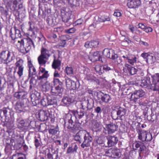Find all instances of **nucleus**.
<instances>
[{"label": "nucleus", "instance_id": "9", "mask_svg": "<svg viewBox=\"0 0 159 159\" xmlns=\"http://www.w3.org/2000/svg\"><path fill=\"white\" fill-rule=\"evenodd\" d=\"M30 91L31 102H32L33 106H36L39 102L40 93L34 89L30 90Z\"/></svg>", "mask_w": 159, "mask_h": 159}, {"label": "nucleus", "instance_id": "15", "mask_svg": "<svg viewBox=\"0 0 159 159\" xmlns=\"http://www.w3.org/2000/svg\"><path fill=\"white\" fill-rule=\"evenodd\" d=\"M47 5L44 4H39V10L38 15L45 17L47 15V13H50V10L46 9Z\"/></svg>", "mask_w": 159, "mask_h": 159}, {"label": "nucleus", "instance_id": "3", "mask_svg": "<svg viewBox=\"0 0 159 159\" xmlns=\"http://www.w3.org/2000/svg\"><path fill=\"white\" fill-rule=\"evenodd\" d=\"M140 85L143 88L151 90L156 91L159 89V80H138Z\"/></svg>", "mask_w": 159, "mask_h": 159}, {"label": "nucleus", "instance_id": "52", "mask_svg": "<svg viewBox=\"0 0 159 159\" xmlns=\"http://www.w3.org/2000/svg\"><path fill=\"white\" fill-rule=\"evenodd\" d=\"M12 8L14 11H17L19 13L20 12L22 11L25 10V9L24 7H23L22 4L21 3L19 4L18 7H17V5H16V7L15 9L13 6Z\"/></svg>", "mask_w": 159, "mask_h": 159}, {"label": "nucleus", "instance_id": "13", "mask_svg": "<svg viewBox=\"0 0 159 159\" xmlns=\"http://www.w3.org/2000/svg\"><path fill=\"white\" fill-rule=\"evenodd\" d=\"M10 34L12 40V41H14L22 36L20 30L17 29L15 26L11 29Z\"/></svg>", "mask_w": 159, "mask_h": 159}, {"label": "nucleus", "instance_id": "62", "mask_svg": "<svg viewBox=\"0 0 159 159\" xmlns=\"http://www.w3.org/2000/svg\"><path fill=\"white\" fill-rule=\"evenodd\" d=\"M21 0H8L9 2H13V7L15 8V9L16 7V5H17L19 2H21Z\"/></svg>", "mask_w": 159, "mask_h": 159}, {"label": "nucleus", "instance_id": "36", "mask_svg": "<svg viewBox=\"0 0 159 159\" xmlns=\"http://www.w3.org/2000/svg\"><path fill=\"white\" fill-rule=\"evenodd\" d=\"M54 56L55 59L52 63V67L54 69H60L61 61L59 59V57H58L57 59H55V56Z\"/></svg>", "mask_w": 159, "mask_h": 159}, {"label": "nucleus", "instance_id": "30", "mask_svg": "<svg viewBox=\"0 0 159 159\" xmlns=\"http://www.w3.org/2000/svg\"><path fill=\"white\" fill-rule=\"evenodd\" d=\"M103 26V25L102 23H100L98 21H96L95 22L91 25L89 26V29L90 30H92L93 28L97 30H99L101 29Z\"/></svg>", "mask_w": 159, "mask_h": 159}, {"label": "nucleus", "instance_id": "27", "mask_svg": "<svg viewBox=\"0 0 159 159\" xmlns=\"http://www.w3.org/2000/svg\"><path fill=\"white\" fill-rule=\"evenodd\" d=\"M6 145L5 149V151L6 153H10L11 152L12 150H15L14 149V145L10 142L9 139L6 140Z\"/></svg>", "mask_w": 159, "mask_h": 159}, {"label": "nucleus", "instance_id": "44", "mask_svg": "<svg viewBox=\"0 0 159 159\" xmlns=\"http://www.w3.org/2000/svg\"><path fill=\"white\" fill-rule=\"evenodd\" d=\"M110 18L109 16H102L99 17L97 21L100 22V23L104 22L106 21H110Z\"/></svg>", "mask_w": 159, "mask_h": 159}, {"label": "nucleus", "instance_id": "14", "mask_svg": "<svg viewBox=\"0 0 159 159\" xmlns=\"http://www.w3.org/2000/svg\"><path fill=\"white\" fill-rule=\"evenodd\" d=\"M25 38L23 39H18L14 41H11V43L15 45L20 52L22 53H25L24 44L25 43Z\"/></svg>", "mask_w": 159, "mask_h": 159}, {"label": "nucleus", "instance_id": "28", "mask_svg": "<svg viewBox=\"0 0 159 159\" xmlns=\"http://www.w3.org/2000/svg\"><path fill=\"white\" fill-rule=\"evenodd\" d=\"M143 142V141L142 142L138 141H136L134 143L136 148H139V151L140 152L144 151L146 148Z\"/></svg>", "mask_w": 159, "mask_h": 159}, {"label": "nucleus", "instance_id": "35", "mask_svg": "<svg viewBox=\"0 0 159 159\" xmlns=\"http://www.w3.org/2000/svg\"><path fill=\"white\" fill-rule=\"evenodd\" d=\"M48 105L55 104L57 103V97L52 95H50L47 97Z\"/></svg>", "mask_w": 159, "mask_h": 159}, {"label": "nucleus", "instance_id": "48", "mask_svg": "<svg viewBox=\"0 0 159 159\" xmlns=\"http://www.w3.org/2000/svg\"><path fill=\"white\" fill-rule=\"evenodd\" d=\"M78 148L77 145H75L74 148L72 147H69L67 149L66 153L69 154L70 153L76 152Z\"/></svg>", "mask_w": 159, "mask_h": 159}, {"label": "nucleus", "instance_id": "25", "mask_svg": "<svg viewBox=\"0 0 159 159\" xmlns=\"http://www.w3.org/2000/svg\"><path fill=\"white\" fill-rule=\"evenodd\" d=\"M116 114L119 117V119L122 120L125 118L127 112V110L125 108L120 107L116 111Z\"/></svg>", "mask_w": 159, "mask_h": 159}, {"label": "nucleus", "instance_id": "6", "mask_svg": "<svg viewBox=\"0 0 159 159\" xmlns=\"http://www.w3.org/2000/svg\"><path fill=\"white\" fill-rule=\"evenodd\" d=\"M71 12L69 10H62L61 11V16L62 20L67 26H70L72 23L70 16Z\"/></svg>", "mask_w": 159, "mask_h": 159}, {"label": "nucleus", "instance_id": "46", "mask_svg": "<svg viewBox=\"0 0 159 159\" xmlns=\"http://www.w3.org/2000/svg\"><path fill=\"white\" fill-rule=\"evenodd\" d=\"M79 80H77L76 81H75L73 80L72 81V84H71L70 88L71 89H76L79 88L80 86V84L79 81Z\"/></svg>", "mask_w": 159, "mask_h": 159}, {"label": "nucleus", "instance_id": "26", "mask_svg": "<svg viewBox=\"0 0 159 159\" xmlns=\"http://www.w3.org/2000/svg\"><path fill=\"white\" fill-rule=\"evenodd\" d=\"M39 120L42 121L47 120L48 118V111L44 110H40L39 113Z\"/></svg>", "mask_w": 159, "mask_h": 159}, {"label": "nucleus", "instance_id": "4", "mask_svg": "<svg viewBox=\"0 0 159 159\" xmlns=\"http://www.w3.org/2000/svg\"><path fill=\"white\" fill-rule=\"evenodd\" d=\"M52 82L54 86L58 85L54 88H52L51 91L52 93L51 95L57 97V96L58 95H60V94H61L62 92L61 85L62 84V83L60 82V80H53Z\"/></svg>", "mask_w": 159, "mask_h": 159}, {"label": "nucleus", "instance_id": "16", "mask_svg": "<svg viewBox=\"0 0 159 159\" xmlns=\"http://www.w3.org/2000/svg\"><path fill=\"white\" fill-rule=\"evenodd\" d=\"M107 140V146L106 147H111L116 145L118 141V138L116 136L108 135L106 137Z\"/></svg>", "mask_w": 159, "mask_h": 159}, {"label": "nucleus", "instance_id": "61", "mask_svg": "<svg viewBox=\"0 0 159 159\" xmlns=\"http://www.w3.org/2000/svg\"><path fill=\"white\" fill-rule=\"evenodd\" d=\"M29 73V78L31 76V74H36V70L34 67H31L30 68Z\"/></svg>", "mask_w": 159, "mask_h": 159}, {"label": "nucleus", "instance_id": "45", "mask_svg": "<svg viewBox=\"0 0 159 159\" xmlns=\"http://www.w3.org/2000/svg\"><path fill=\"white\" fill-rule=\"evenodd\" d=\"M25 156L22 153H16L12 156V159H25Z\"/></svg>", "mask_w": 159, "mask_h": 159}, {"label": "nucleus", "instance_id": "47", "mask_svg": "<svg viewBox=\"0 0 159 159\" xmlns=\"http://www.w3.org/2000/svg\"><path fill=\"white\" fill-rule=\"evenodd\" d=\"M64 4H68L70 6L73 7L76 6L74 0H61Z\"/></svg>", "mask_w": 159, "mask_h": 159}, {"label": "nucleus", "instance_id": "51", "mask_svg": "<svg viewBox=\"0 0 159 159\" xmlns=\"http://www.w3.org/2000/svg\"><path fill=\"white\" fill-rule=\"evenodd\" d=\"M57 153H53V154L49 152L47 154L48 159H57L58 158Z\"/></svg>", "mask_w": 159, "mask_h": 159}, {"label": "nucleus", "instance_id": "32", "mask_svg": "<svg viewBox=\"0 0 159 159\" xmlns=\"http://www.w3.org/2000/svg\"><path fill=\"white\" fill-rule=\"evenodd\" d=\"M48 132L50 134L52 135H56L59 131V128L58 126L54 127L53 126L51 125L48 128Z\"/></svg>", "mask_w": 159, "mask_h": 159}, {"label": "nucleus", "instance_id": "24", "mask_svg": "<svg viewBox=\"0 0 159 159\" xmlns=\"http://www.w3.org/2000/svg\"><path fill=\"white\" fill-rule=\"evenodd\" d=\"M72 113L76 119H80L84 116V111L81 108L78 109L76 111L73 110Z\"/></svg>", "mask_w": 159, "mask_h": 159}, {"label": "nucleus", "instance_id": "17", "mask_svg": "<svg viewBox=\"0 0 159 159\" xmlns=\"http://www.w3.org/2000/svg\"><path fill=\"white\" fill-rule=\"evenodd\" d=\"M103 54L107 57L115 60L118 58V55L116 54L112 49H105L103 52Z\"/></svg>", "mask_w": 159, "mask_h": 159}, {"label": "nucleus", "instance_id": "5", "mask_svg": "<svg viewBox=\"0 0 159 159\" xmlns=\"http://www.w3.org/2000/svg\"><path fill=\"white\" fill-rule=\"evenodd\" d=\"M49 51L46 48H43L41 50V54L38 57V61L40 65H44L47 62V60L50 56Z\"/></svg>", "mask_w": 159, "mask_h": 159}, {"label": "nucleus", "instance_id": "7", "mask_svg": "<svg viewBox=\"0 0 159 159\" xmlns=\"http://www.w3.org/2000/svg\"><path fill=\"white\" fill-rule=\"evenodd\" d=\"M11 54V52L8 50L3 51L0 53V58L4 61V63L7 64L14 59L13 54Z\"/></svg>", "mask_w": 159, "mask_h": 159}, {"label": "nucleus", "instance_id": "49", "mask_svg": "<svg viewBox=\"0 0 159 159\" xmlns=\"http://www.w3.org/2000/svg\"><path fill=\"white\" fill-rule=\"evenodd\" d=\"M146 61L147 63L152 64L155 61L156 57L155 56L152 55V54L151 55L149 54Z\"/></svg>", "mask_w": 159, "mask_h": 159}, {"label": "nucleus", "instance_id": "42", "mask_svg": "<svg viewBox=\"0 0 159 159\" xmlns=\"http://www.w3.org/2000/svg\"><path fill=\"white\" fill-rule=\"evenodd\" d=\"M1 112H3L5 116V119L9 118V116H10V111L8 107H4L1 110Z\"/></svg>", "mask_w": 159, "mask_h": 159}, {"label": "nucleus", "instance_id": "11", "mask_svg": "<svg viewBox=\"0 0 159 159\" xmlns=\"http://www.w3.org/2000/svg\"><path fill=\"white\" fill-rule=\"evenodd\" d=\"M85 133L84 137L83 143L81 144V147L83 148L85 147H88L90 145V143L93 140V138L90 133L85 130Z\"/></svg>", "mask_w": 159, "mask_h": 159}, {"label": "nucleus", "instance_id": "38", "mask_svg": "<svg viewBox=\"0 0 159 159\" xmlns=\"http://www.w3.org/2000/svg\"><path fill=\"white\" fill-rule=\"evenodd\" d=\"M100 122L96 120H93L92 122V129L93 131H97L100 126Z\"/></svg>", "mask_w": 159, "mask_h": 159}, {"label": "nucleus", "instance_id": "58", "mask_svg": "<svg viewBox=\"0 0 159 159\" xmlns=\"http://www.w3.org/2000/svg\"><path fill=\"white\" fill-rule=\"evenodd\" d=\"M126 59L128 60V62L132 65H133L134 63L136 62V57H134L133 58H130L129 57H127Z\"/></svg>", "mask_w": 159, "mask_h": 159}, {"label": "nucleus", "instance_id": "1", "mask_svg": "<svg viewBox=\"0 0 159 159\" xmlns=\"http://www.w3.org/2000/svg\"><path fill=\"white\" fill-rule=\"evenodd\" d=\"M27 95V93L24 91L16 92L14 93V96L15 98L18 99L22 98L21 100L17 101L15 104V109L17 112L20 113L24 111L25 106L23 100L26 99Z\"/></svg>", "mask_w": 159, "mask_h": 159}, {"label": "nucleus", "instance_id": "22", "mask_svg": "<svg viewBox=\"0 0 159 159\" xmlns=\"http://www.w3.org/2000/svg\"><path fill=\"white\" fill-rule=\"evenodd\" d=\"M74 99V97H71L69 96L64 97L62 99V102L65 105L69 106L72 103H73L75 101Z\"/></svg>", "mask_w": 159, "mask_h": 159}, {"label": "nucleus", "instance_id": "23", "mask_svg": "<svg viewBox=\"0 0 159 159\" xmlns=\"http://www.w3.org/2000/svg\"><path fill=\"white\" fill-rule=\"evenodd\" d=\"M85 130H80L74 136V140L79 141L80 143L83 142L84 137Z\"/></svg>", "mask_w": 159, "mask_h": 159}, {"label": "nucleus", "instance_id": "60", "mask_svg": "<svg viewBox=\"0 0 159 159\" xmlns=\"http://www.w3.org/2000/svg\"><path fill=\"white\" fill-rule=\"evenodd\" d=\"M76 31L75 28L73 27L65 30V32L67 34H72L74 33Z\"/></svg>", "mask_w": 159, "mask_h": 159}, {"label": "nucleus", "instance_id": "31", "mask_svg": "<svg viewBox=\"0 0 159 159\" xmlns=\"http://www.w3.org/2000/svg\"><path fill=\"white\" fill-rule=\"evenodd\" d=\"M14 120L11 118L5 119L4 123L8 129H12L14 127Z\"/></svg>", "mask_w": 159, "mask_h": 159}, {"label": "nucleus", "instance_id": "21", "mask_svg": "<svg viewBox=\"0 0 159 159\" xmlns=\"http://www.w3.org/2000/svg\"><path fill=\"white\" fill-rule=\"evenodd\" d=\"M141 4L140 0H128L127 5L129 8H136Z\"/></svg>", "mask_w": 159, "mask_h": 159}, {"label": "nucleus", "instance_id": "55", "mask_svg": "<svg viewBox=\"0 0 159 159\" xmlns=\"http://www.w3.org/2000/svg\"><path fill=\"white\" fill-rule=\"evenodd\" d=\"M71 37L68 34L61 35L60 37V40L61 41H67L69 39H71Z\"/></svg>", "mask_w": 159, "mask_h": 159}, {"label": "nucleus", "instance_id": "56", "mask_svg": "<svg viewBox=\"0 0 159 159\" xmlns=\"http://www.w3.org/2000/svg\"><path fill=\"white\" fill-rule=\"evenodd\" d=\"M47 97L46 98H43L41 101V103L43 107L48 106V102Z\"/></svg>", "mask_w": 159, "mask_h": 159}, {"label": "nucleus", "instance_id": "57", "mask_svg": "<svg viewBox=\"0 0 159 159\" xmlns=\"http://www.w3.org/2000/svg\"><path fill=\"white\" fill-rule=\"evenodd\" d=\"M75 89H70L69 91L68 95L69 96H70L71 97H74V99H75L76 97L75 96Z\"/></svg>", "mask_w": 159, "mask_h": 159}, {"label": "nucleus", "instance_id": "50", "mask_svg": "<svg viewBox=\"0 0 159 159\" xmlns=\"http://www.w3.org/2000/svg\"><path fill=\"white\" fill-rule=\"evenodd\" d=\"M51 111V110L50 109H49L48 111V112H49V115L48 116L47 120H49L51 123H53L55 120V118L53 114L50 113Z\"/></svg>", "mask_w": 159, "mask_h": 159}, {"label": "nucleus", "instance_id": "12", "mask_svg": "<svg viewBox=\"0 0 159 159\" xmlns=\"http://www.w3.org/2000/svg\"><path fill=\"white\" fill-rule=\"evenodd\" d=\"M10 142L14 145V149L18 150L21 147V144L23 141V139L20 136H17L14 139L11 138L9 139Z\"/></svg>", "mask_w": 159, "mask_h": 159}, {"label": "nucleus", "instance_id": "8", "mask_svg": "<svg viewBox=\"0 0 159 159\" xmlns=\"http://www.w3.org/2000/svg\"><path fill=\"white\" fill-rule=\"evenodd\" d=\"M107 156L114 158H119L121 157V153L120 149L117 148H112L106 152Z\"/></svg>", "mask_w": 159, "mask_h": 159}, {"label": "nucleus", "instance_id": "37", "mask_svg": "<svg viewBox=\"0 0 159 159\" xmlns=\"http://www.w3.org/2000/svg\"><path fill=\"white\" fill-rule=\"evenodd\" d=\"M46 22L49 26L51 27H53L57 24L55 18H53L51 16L48 17L46 19Z\"/></svg>", "mask_w": 159, "mask_h": 159}, {"label": "nucleus", "instance_id": "19", "mask_svg": "<svg viewBox=\"0 0 159 159\" xmlns=\"http://www.w3.org/2000/svg\"><path fill=\"white\" fill-rule=\"evenodd\" d=\"M66 117H70V119H68V120L67 123L66 122L65 120H64V127L66 128L69 131L72 132L74 122L72 120V115L71 114H68L66 115Z\"/></svg>", "mask_w": 159, "mask_h": 159}, {"label": "nucleus", "instance_id": "41", "mask_svg": "<svg viewBox=\"0 0 159 159\" xmlns=\"http://www.w3.org/2000/svg\"><path fill=\"white\" fill-rule=\"evenodd\" d=\"M107 137H100L96 140L97 143L101 146H105V143L106 142Z\"/></svg>", "mask_w": 159, "mask_h": 159}, {"label": "nucleus", "instance_id": "40", "mask_svg": "<svg viewBox=\"0 0 159 159\" xmlns=\"http://www.w3.org/2000/svg\"><path fill=\"white\" fill-rule=\"evenodd\" d=\"M99 52L96 51L94 52L92 57L91 60L93 62L99 60V59L101 56Z\"/></svg>", "mask_w": 159, "mask_h": 159}, {"label": "nucleus", "instance_id": "20", "mask_svg": "<svg viewBox=\"0 0 159 159\" xmlns=\"http://www.w3.org/2000/svg\"><path fill=\"white\" fill-rule=\"evenodd\" d=\"M94 69L97 73L99 75H101L105 71H107L111 70V68L109 67L107 65L101 66L100 65H96L94 67Z\"/></svg>", "mask_w": 159, "mask_h": 159}, {"label": "nucleus", "instance_id": "33", "mask_svg": "<svg viewBox=\"0 0 159 159\" xmlns=\"http://www.w3.org/2000/svg\"><path fill=\"white\" fill-rule=\"evenodd\" d=\"M106 128L107 129L108 134H109L114 133L116 129V125L113 124L106 125Z\"/></svg>", "mask_w": 159, "mask_h": 159}, {"label": "nucleus", "instance_id": "59", "mask_svg": "<svg viewBox=\"0 0 159 159\" xmlns=\"http://www.w3.org/2000/svg\"><path fill=\"white\" fill-rule=\"evenodd\" d=\"M23 61L22 59H20L15 63L16 66L17 67L23 66Z\"/></svg>", "mask_w": 159, "mask_h": 159}, {"label": "nucleus", "instance_id": "43", "mask_svg": "<svg viewBox=\"0 0 159 159\" xmlns=\"http://www.w3.org/2000/svg\"><path fill=\"white\" fill-rule=\"evenodd\" d=\"M81 124L79 122H75L73 126L72 133H75L77 131L79 130L81 128Z\"/></svg>", "mask_w": 159, "mask_h": 159}, {"label": "nucleus", "instance_id": "64", "mask_svg": "<svg viewBox=\"0 0 159 159\" xmlns=\"http://www.w3.org/2000/svg\"><path fill=\"white\" fill-rule=\"evenodd\" d=\"M102 110L100 107L98 106L95 108L94 109V111L98 114H100L102 111Z\"/></svg>", "mask_w": 159, "mask_h": 159}, {"label": "nucleus", "instance_id": "10", "mask_svg": "<svg viewBox=\"0 0 159 159\" xmlns=\"http://www.w3.org/2000/svg\"><path fill=\"white\" fill-rule=\"evenodd\" d=\"M145 94V92L142 89L135 90L131 95L130 100L136 103L138 99L144 96Z\"/></svg>", "mask_w": 159, "mask_h": 159}, {"label": "nucleus", "instance_id": "39", "mask_svg": "<svg viewBox=\"0 0 159 159\" xmlns=\"http://www.w3.org/2000/svg\"><path fill=\"white\" fill-rule=\"evenodd\" d=\"M29 125V123L27 122H25L24 120H21L20 121L18 125L19 128H23L25 129Z\"/></svg>", "mask_w": 159, "mask_h": 159}, {"label": "nucleus", "instance_id": "54", "mask_svg": "<svg viewBox=\"0 0 159 159\" xmlns=\"http://www.w3.org/2000/svg\"><path fill=\"white\" fill-rule=\"evenodd\" d=\"M25 43H28V46H26V47H28L29 49H30L31 48V46L32 45H33L34 46V45L33 41L30 38H25Z\"/></svg>", "mask_w": 159, "mask_h": 159}, {"label": "nucleus", "instance_id": "34", "mask_svg": "<svg viewBox=\"0 0 159 159\" xmlns=\"http://www.w3.org/2000/svg\"><path fill=\"white\" fill-rule=\"evenodd\" d=\"M124 69H127L131 75H134L138 71V70L137 69L132 67L131 66L127 64H125V67Z\"/></svg>", "mask_w": 159, "mask_h": 159}, {"label": "nucleus", "instance_id": "53", "mask_svg": "<svg viewBox=\"0 0 159 159\" xmlns=\"http://www.w3.org/2000/svg\"><path fill=\"white\" fill-rule=\"evenodd\" d=\"M28 24L30 26L29 30L32 32L33 35H35L37 32V29L34 28V26H32V23L31 22H29Z\"/></svg>", "mask_w": 159, "mask_h": 159}, {"label": "nucleus", "instance_id": "63", "mask_svg": "<svg viewBox=\"0 0 159 159\" xmlns=\"http://www.w3.org/2000/svg\"><path fill=\"white\" fill-rule=\"evenodd\" d=\"M92 48H96L98 46L99 44V42L98 41H91Z\"/></svg>", "mask_w": 159, "mask_h": 159}, {"label": "nucleus", "instance_id": "29", "mask_svg": "<svg viewBox=\"0 0 159 159\" xmlns=\"http://www.w3.org/2000/svg\"><path fill=\"white\" fill-rule=\"evenodd\" d=\"M43 80H41V83L42 84V89L43 91L47 92L52 88V85L48 81H46L45 82H44L43 84Z\"/></svg>", "mask_w": 159, "mask_h": 159}, {"label": "nucleus", "instance_id": "2", "mask_svg": "<svg viewBox=\"0 0 159 159\" xmlns=\"http://www.w3.org/2000/svg\"><path fill=\"white\" fill-rule=\"evenodd\" d=\"M133 128L134 129H136V131L138 134V139L143 141L150 142L152 139V136L151 134L147 131L142 130L138 129V126H139V123L133 124L132 125Z\"/></svg>", "mask_w": 159, "mask_h": 159}, {"label": "nucleus", "instance_id": "18", "mask_svg": "<svg viewBox=\"0 0 159 159\" xmlns=\"http://www.w3.org/2000/svg\"><path fill=\"white\" fill-rule=\"evenodd\" d=\"M97 96L98 99L101 100L103 102L108 103L111 100V98L109 94L103 92L98 93Z\"/></svg>", "mask_w": 159, "mask_h": 159}]
</instances>
